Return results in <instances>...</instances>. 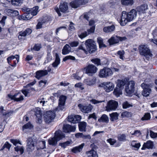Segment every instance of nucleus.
<instances>
[{
	"mask_svg": "<svg viewBox=\"0 0 157 157\" xmlns=\"http://www.w3.org/2000/svg\"><path fill=\"white\" fill-rule=\"evenodd\" d=\"M137 13L136 11L134 9H132L128 13L123 11L121 18L118 21L121 25L124 26L128 22L132 21L135 19L136 17Z\"/></svg>",
	"mask_w": 157,
	"mask_h": 157,
	"instance_id": "obj_1",
	"label": "nucleus"
},
{
	"mask_svg": "<svg viewBox=\"0 0 157 157\" xmlns=\"http://www.w3.org/2000/svg\"><path fill=\"white\" fill-rule=\"evenodd\" d=\"M85 45L86 48V49L82 45L80 46L79 48L82 50L86 54H88V52L90 53L94 52L96 50V46L95 45L94 42L91 39L87 40L85 42Z\"/></svg>",
	"mask_w": 157,
	"mask_h": 157,
	"instance_id": "obj_2",
	"label": "nucleus"
},
{
	"mask_svg": "<svg viewBox=\"0 0 157 157\" xmlns=\"http://www.w3.org/2000/svg\"><path fill=\"white\" fill-rule=\"evenodd\" d=\"M65 137V135L61 130H57L55 133L54 137L49 139V144L52 146H56L57 144L58 141L62 139Z\"/></svg>",
	"mask_w": 157,
	"mask_h": 157,
	"instance_id": "obj_3",
	"label": "nucleus"
},
{
	"mask_svg": "<svg viewBox=\"0 0 157 157\" xmlns=\"http://www.w3.org/2000/svg\"><path fill=\"white\" fill-rule=\"evenodd\" d=\"M139 50L140 55L144 56L147 60H148L152 56L150 49L145 45L140 46Z\"/></svg>",
	"mask_w": 157,
	"mask_h": 157,
	"instance_id": "obj_4",
	"label": "nucleus"
},
{
	"mask_svg": "<svg viewBox=\"0 0 157 157\" xmlns=\"http://www.w3.org/2000/svg\"><path fill=\"white\" fill-rule=\"evenodd\" d=\"M113 74V70L110 68L105 67L100 70L98 76L100 78H107L112 75Z\"/></svg>",
	"mask_w": 157,
	"mask_h": 157,
	"instance_id": "obj_5",
	"label": "nucleus"
},
{
	"mask_svg": "<svg viewBox=\"0 0 157 157\" xmlns=\"http://www.w3.org/2000/svg\"><path fill=\"white\" fill-rule=\"evenodd\" d=\"M135 85V82L133 81L130 80L127 82L125 88V90L127 95H129L133 93Z\"/></svg>",
	"mask_w": 157,
	"mask_h": 157,
	"instance_id": "obj_6",
	"label": "nucleus"
},
{
	"mask_svg": "<svg viewBox=\"0 0 157 157\" xmlns=\"http://www.w3.org/2000/svg\"><path fill=\"white\" fill-rule=\"evenodd\" d=\"M55 10L58 14L59 16H60L61 15V14L59 12V10H60L61 12L63 13L67 12L68 10L67 3L65 2L63 3H61L59 6V9L58 7H56L55 8Z\"/></svg>",
	"mask_w": 157,
	"mask_h": 157,
	"instance_id": "obj_7",
	"label": "nucleus"
},
{
	"mask_svg": "<svg viewBox=\"0 0 157 157\" xmlns=\"http://www.w3.org/2000/svg\"><path fill=\"white\" fill-rule=\"evenodd\" d=\"M118 103L114 100H110L107 103L106 106V110L108 112L111 110H114L117 108L118 105Z\"/></svg>",
	"mask_w": 157,
	"mask_h": 157,
	"instance_id": "obj_8",
	"label": "nucleus"
},
{
	"mask_svg": "<svg viewBox=\"0 0 157 157\" xmlns=\"http://www.w3.org/2000/svg\"><path fill=\"white\" fill-rule=\"evenodd\" d=\"M55 117V113L54 112L48 111L46 112L44 116V120L47 123H49L52 122Z\"/></svg>",
	"mask_w": 157,
	"mask_h": 157,
	"instance_id": "obj_9",
	"label": "nucleus"
},
{
	"mask_svg": "<svg viewBox=\"0 0 157 157\" xmlns=\"http://www.w3.org/2000/svg\"><path fill=\"white\" fill-rule=\"evenodd\" d=\"M66 97L65 96L61 95L59 97V105L57 108V110L64 111L65 110V102Z\"/></svg>",
	"mask_w": 157,
	"mask_h": 157,
	"instance_id": "obj_10",
	"label": "nucleus"
},
{
	"mask_svg": "<svg viewBox=\"0 0 157 157\" xmlns=\"http://www.w3.org/2000/svg\"><path fill=\"white\" fill-rule=\"evenodd\" d=\"M8 96L10 98L16 101H20L24 99L23 95L20 92L16 93L13 95L10 94H8Z\"/></svg>",
	"mask_w": 157,
	"mask_h": 157,
	"instance_id": "obj_11",
	"label": "nucleus"
},
{
	"mask_svg": "<svg viewBox=\"0 0 157 157\" xmlns=\"http://www.w3.org/2000/svg\"><path fill=\"white\" fill-rule=\"evenodd\" d=\"M86 73L89 75L92 76L93 74L96 73L98 69L93 64H89L85 68Z\"/></svg>",
	"mask_w": 157,
	"mask_h": 157,
	"instance_id": "obj_12",
	"label": "nucleus"
},
{
	"mask_svg": "<svg viewBox=\"0 0 157 157\" xmlns=\"http://www.w3.org/2000/svg\"><path fill=\"white\" fill-rule=\"evenodd\" d=\"M101 85L107 92L113 90L114 86L113 84L110 82H103L101 83Z\"/></svg>",
	"mask_w": 157,
	"mask_h": 157,
	"instance_id": "obj_13",
	"label": "nucleus"
},
{
	"mask_svg": "<svg viewBox=\"0 0 157 157\" xmlns=\"http://www.w3.org/2000/svg\"><path fill=\"white\" fill-rule=\"evenodd\" d=\"M126 39L125 37H122L119 36H116V37H112L108 41L110 45L118 43L119 41H122L125 40Z\"/></svg>",
	"mask_w": 157,
	"mask_h": 157,
	"instance_id": "obj_14",
	"label": "nucleus"
},
{
	"mask_svg": "<svg viewBox=\"0 0 157 157\" xmlns=\"http://www.w3.org/2000/svg\"><path fill=\"white\" fill-rule=\"evenodd\" d=\"M143 89L142 94L144 96H148L151 92V89L149 87V85L146 84L144 83H143L141 85Z\"/></svg>",
	"mask_w": 157,
	"mask_h": 157,
	"instance_id": "obj_15",
	"label": "nucleus"
},
{
	"mask_svg": "<svg viewBox=\"0 0 157 157\" xmlns=\"http://www.w3.org/2000/svg\"><path fill=\"white\" fill-rule=\"evenodd\" d=\"M35 141L32 138H29L27 140V149L28 151H31L34 149L35 146Z\"/></svg>",
	"mask_w": 157,
	"mask_h": 157,
	"instance_id": "obj_16",
	"label": "nucleus"
},
{
	"mask_svg": "<svg viewBox=\"0 0 157 157\" xmlns=\"http://www.w3.org/2000/svg\"><path fill=\"white\" fill-rule=\"evenodd\" d=\"M78 106L82 112L85 113L90 112L93 109V106L90 104L87 106H85L81 104H79Z\"/></svg>",
	"mask_w": 157,
	"mask_h": 157,
	"instance_id": "obj_17",
	"label": "nucleus"
},
{
	"mask_svg": "<svg viewBox=\"0 0 157 157\" xmlns=\"http://www.w3.org/2000/svg\"><path fill=\"white\" fill-rule=\"evenodd\" d=\"M81 119V116L79 115H71L68 117V121L73 123H77Z\"/></svg>",
	"mask_w": 157,
	"mask_h": 157,
	"instance_id": "obj_18",
	"label": "nucleus"
},
{
	"mask_svg": "<svg viewBox=\"0 0 157 157\" xmlns=\"http://www.w3.org/2000/svg\"><path fill=\"white\" fill-rule=\"evenodd\" d=\"M39 7L38 6H36L30 9L27 7H24L22 8L23 10L25 12H31L33 16L36 15L39 11Z\"/></svg>",
	"mask_w": 157,
	"mask_h": 157,
	"instance_id": "obj_19",
	"label": "nucleus"
},
{
	"mask_svg": "<svg viewBox=\"0 0 157 157\" xmlns=\"http://www.w3.org/2000/svg\"><path fill=\"white\" fill-rule=\"evenodd\" d=\"M63 132L66 133L74 132L76 129L75 126H72L68 124L64 125L63 127Z\"/></svg>",
	"mask_w": 157,
	"mask_h": 157,
	"instance_id": "obj_20",
	"label": "nucleus"
},
{
	"mask_svg": "<svg viewBox=\"0 0 157 157\" xmlns=\"http://www.w3.org/2000/svg\"><path fill=\"white\" fill-rule=\"evenodd\" d=\"M35 113V114L36 116L38 122L40 123L41 122L42 118V113L40 109L38 107L32 110Z\"/></svg>",
	"mask_w": 157,
	"mask_h": 157,
	"instance_id": "obj_21",
	"label": "nucleus"
},
{
	"mask_svg": "<svg viewBox=\"0 0 157 157\" xmlns=\"http://www.w3.org/2000/svg\"><path fill=\"white\" fill-rule=\"evenodd\" d=\"M35 77L37 79H40L41 77H43L48 74L47 70H41L37 71L36 73Z\"/></svg>",
	"mask_w": 157,
	"mask_h": 157,
	"instance_id": "obj_22",
	"label": "nucleus"
},
{
	"mask_svg": "<svg viewBox=\"0 0 157 157\" xmlns=\"http://www.w3.org/2000/svg\"><path fill=\"white\" fill-rule=\"evenodd\" d=\"M71 51V48L68 44L64 45L62 50V54L63 55H66L69 54Z\"/></svg>",
	"mask_w": 157,
	"mask_h": 157,
	"instance_id": "obj_23",
	"label": "nucleus"
},
{
	"mask_svg": "<svg viewBox=\"0 0 157 157\" xmlns=\"http://www.w3.org/2000/svg\"><path fill=\"white\" fill-rule=\"evenodd\" d=\"M82 0H75L70 3L71 6L74 8H76L78 7L80 5L83 4Z\"/></svg>",
	"mask_w": 157,
	"mask_h": 157,
	"instance_id": "obj_24",
	"label": "nucleus"
},
{
	"mask_svg": "<svg viewBox=\"0 0 157 157\" xmlns=\"http://www.w3.org/2000/svg\"><path fill=\"white\" fill-rule=\"evenodd\" d=\"M117 86L121 90H122L124 89V86H125L128 81L124 79H118L117 80Z\"/></svg>",
	"mask_w": 157,
	"mask_h": 157,
	"instance_id": "obj_25",
	"label": "nucleus"
},
{
	"mask_svg": "<svg viewBox=\"0 0 157 157\" xmlns=\"http://www.w3.org/2000/svg\"><path fill=\"white\" fill-rule=\"evenodd\" d=\"M153 146V142L150 140L147 141L146 143H144L141 149L144 150L145 148H152Z\"/></svg>",
	"mask_w": 157,
	"mask_h": 157,
	"instance_id": "obj_26",
	"label": "nucleus"
},
{
	"mask_svg": "<svg viewBox=\"0 0 157 157\" xmlns=\"http://www.w3.org/2000/svg\"><path fill=\"white\" fill-rule=\"evenodd\" d=\"M148 9V6L147 4H144L141 5L137 8L138 12L141 13H144Z\"/></svg>",
	"mask_w": 157,
	"mask_h": 157,
	"instance_id": "obj_27",
	"label": "nucleus"
},
{
	"mask_svg": "<svg viewBox=\"0 0 157 157\" xmlns=\"http://www.w3.org/2000/svg\"><path fill=\"white\" fill-rule=\"evenodd\" d=\"M84 145L85 144L82 143L78 146L73 147L71 151L74 153L79 152L82 151Z\"/></svg>",
	"mask_w": 157,
	"mask_h": 157,
	"instance_id": "obj_28",
	"label": "nucleus"
},
{
	"mask_svg": "<svg viewBox=\"0 0 157 157\" xmlns=\"http://www.w3.org/2000/svg\"><path fill=\"white\" fill-rule=\"evenodd\" d=\"M121 2L123 5L130 6L133 4L134 1L133 0H121Z\"/></svg>",
	"mask_w": 157,
	"mask_h": 157,
	"instance_id": "obj_29",
	"label": "nucleus"
},
{
	"mask_svg": "<svg viewBox=\"0 0 157 157\" xmlns=\"http://www.w3.org/2000/svg\"><path fill=\"white\" fill-rule=\"evenodd\" d=\"M86 126V122H80L78 124L79 131L81 132L85 131Z\"/></svg>",
	"mask_w": 157,
	"mask_h": 157,
	"instance_id": "obj_30",
	"label": "nucleus"
},
{
	"mask_svg": "<svg viewBox=\"0 0 157 157\" xmlns=\"http://www.w3.org/2000/svg\"><path fill=\"white\" fill-rule=\"evenodd\" d=\"M103 31L105 33H109L113 31L115 29V26L112 25L105 27L103 28Z\"/></svg>",
	"mask_w": 157,
	"mask_h": 157,
	"instance_id": "obj_31",
	"label": "nucleus"
},
{
	"mask_svg": "<svg viewBox=\"0 0 157 157\" xmlns=\"http://www.w3.org/2000/svg\"><path fill=\"white\" fill-rule=\"evenodd\" d=\"M87 157H98L97 152L94 150H91L86 152Z\"/></svg>",
	"mask_w": 157,
	"mask_h": 157,
	"instance_id": "obj_32",
	"label": "nucleus"
},
{
	"mask_svg": "<svg viewBox=\"0 0 157 157\" xmlns=\"http://www.w3.org/2000/svg\"><path fill=\"white\" fill-rule=\"evenodd\" d=\"M109 117L105 114H103L100 117V118L98 119V121L101 122H105L107 123L109 121Z\"/></svg>",
	"mask_w": 157,
	"mask_h": 157,
	"instance_id": "obj_33",
	"label": "nucleus"
},
{
	"mask_svg": "<svg viewBox=\"0 0 157 157\" xmlns=\"http://www.w3.org/2000/svg\"><path fill=\"white\" fill-rule=\"evenodd\" d=\"M33 128V126L29 122L23 126L22 127V130L25 132H27V130Z\"/></svg>",
	"mask_w": 157,
	"mask_h": 157,
	"instance_id": "obj_34",
	"label": "nucleus"
},
{
	"mask_svg": "<svg viewBox=\"0 0 157 157\" xmlns=\"http://www.w3.org/2000/svg\"><path fill=\"white\" fill-rule=\"evenodd\" d=\"M60 62V59L57 53L56 54V59L55 62L52 63V65L54 67H56L59 64Z\"/></svg>",
	"mask_w": 157,
	"mask_h": 157,
	"instance_id": "obj_35",
	"label": "nucleus"
},
{
	"mask_svg": "<svg viewBox=\"0 0 157 157\" xmlns=\"http://www.w3.org/2000/svg\"><path fill=\"white\" fill-rule=\"evenodd\" d=\"M131 145L132 147L135 148L136 150H138L140 146V144L136 141L133 140L131 142Z\"/></svg>",
	"mask_w": 157,
	"mask_h": 157,
	"instance_id": "obj_36",
	"label": "nucleus"
},
{
	"mask_svg": "<svg viewBox=\"0 0 157 157\" xmlns=\"http://www.w3.org/2000/svg\"><path fill=\"white\" fill-rule=\"evenodd\" d=\"M111 117L110 120L111 121H113L117 120L118 117V115L117 113H113L109 114Z\"/></svg>",
	"mask_w": 157,
	"mask_h": 157,
	"instance_id": "obj_37",
	"label": "nucleus"
},
{
	"mask_svg": "<svg viewBox=\"0 0 157 157\" xmlns=\"http://www.w3.org/2000/svg\"><path fill=\"white\" fill-rule=\"evenodd\" d=\"M96 78L95 77H93L91 79L89 80L86 81V84L89 86H92L96 83Z\"/></svg>",
	"mask_w": 157,
	"mask_h": 157,
	"instance_id": "obj_38",
	"label": "nucleus"
},
{
	"mask_svg": "<svg viewBox=\"0 0 157 157\" xmlns=\"http://www.w3.org/2000/svg\"><path fill=\"white\" fill-rule=\"evenodd\" d=\"M26 36L25 33V32L23 31H21L19 32L18 35V39L20 40H25Z\"/></svg>",
	"mask_w": 157,
	"mask_h": 157,
	"instance_id": "obj_39",
	"label": "nucleus"
},
{
	"mask_svg": "<svg viewBox=\"0 0 157 157\" xmlns=\"http://www.w3.org/2000/svg\"><path fill=\"white\" fill-rule=\"evenodd\" d=\"M15 150L17 152H19L20 154H22L24 151L23 147L22 146H17L14 147Z\"/></svg>",
	"mask_w": 157,
	"mask_h": 157,
	"instance_id": "obj_40",
	"label": "nucleus"
},
{
	"mask_svg": "<svg viewBox=\"0 0 157 157\" xmlns=\"http://www.w3.org/2000/svg\"><path fill=\"white\" fill-rule=\"evenodd\" d=\"M24 16L25 18V20L30 19L33 16V14H32L31 12L30 11L26 12V13Z\"/></svg>",
	"mask_w": 157,
	"mask_h": 157,
	"instance_id": "obj_41",
	"label": "nucleus"
},
{
	"mask_svg": "<svg viewBox=\"0 0 157 157\" xmlns=\"http://www.w3.org/2000/svg\"><path fill=\"white\" fill-rule=\"evenodd\" d=\"M120 88L114 89L113 92L114 94L117 97H118L121 94H122V92Z\"/></svg>",
	"mask_w": 157,
	"mask_h": 157,
	"instance_id": "obj_42",
	"label": "nucleus"
},
{
	"mask_svg": "<svg viewBox=\"0 0 157 157\" xmlns=\"http://www.w3.org/2000/svg\"><path fill=\"white\" fill-rule=\"evenodd\" d=\"M19 56L18 55H16L15 56H11L8 57L7 59V60H11L15 58L17 60V63L19 61Z\"/></svg>",
	"mask_w": 157,
	"mask_h": 157,
	"instance_id": "obj_43",
	"label": "nucleus"
},
{
	"mask_svg": "<svg viewBox=\"0 0 157 157\" xmlns=\"http://www.w3.org/2000/svg\"><path fill=\"white\" fill-rule=\"evenodd\" d=\"M117 55L119 56L120 59L122 60H123L124 59V55L125 52L124 50L119 51L117 52Z\"/></svg>",
	"mask_w": 157,
	"mask_h": 157,
	"instance_id": "obj_44",
	"label": "nucleus"
},
{
	"mask_svg": "<svg viewBox=\"0 0 157 157\" xmlns=\"http://www.w3.org/2000/svg\"><path fill=\"white\" fill-rule=\"evenodd\" d=\"M126 136L125 134H121L118 136V139L120 141H125L126 140Z\"/></svg>",
	"mask_w": 157,
	"mask_h": 157,
	"instance_id": "obj_45",
	"label": "nucleus"
},
{
	"mask_svg": "<svg viewBox=\"0 0 157 157\" xmlns=\"http://www.w3.org/2000/svg\"><path fill=\"white\" fill-rule=\"evenodd\" d=\"M90 102L93 104L96 105H99L102 102H104L105 100L103 101H98L96 99H92L90 100Z\"/></svg>",
	"mask_w": 157,
	"mask_h": 157,
	"instance_id": "obj_46",
	"label": "nucleus"
},
{
	"mask_svg": "<svg viewBox=\"0 0 157 157\" xmlns=\"http://www.w3.org/2000/svg\"><path fill=\"white\" fill-rule=\"evenodd\" d=\"M24 0H11L12 3L14 5L18 6L22 3Z\"/></svg>",
	"mask_w": 157,
	"mask_h": 157,
	"instance_id": "obj_47",
	"label": "nucleus"
},
{
	"mask_svg": "<svg viewBox=\"0 0 157 157\" xmlns=\"http://www.w3.org/2000/svg\"><path fill=\"white\" fill-rule=\"evenodd\" d=\"M91 62L97 65H99L101 64L100 60L98 58L93 59L91 60Z\"/></svg>",
	"mask_w": 157,
	"mask_h": 157,
	"instance_id": "obj_48",
	"label": "nucleus"
},
{
	"mask_svg": "<svg viewBox=\"0 0 157 157\" xmlns=\"http://www.w3.org/2000/svg\"><path fill=\"white\" fill-rule=\"evenodd\" d=\"M97 41L99 44L100 48L105 46L103 43V39L101 38H97Z\"/></svg>",
	"mask_w": 157,
	"mask_h": 157,
	"instance_id": "obj_49",
	"label": "nucleus"
},
{
	"mask_svg": "<svg viewBox=\"0 0 157 157\" xmlns=\"http://www.w3.org/2000/svg\"><path fill=\"white\" fill-rule=\"evenodd\" d=\"M150 114L149 113H145L144 116L142 118V120H148L150 119Z\"/></svg>",
	"mask_w": 157,
	"mask_h": 157,
	"instance_id": "obj_50",
	"label": "nucleus"
},
{
	"mask_svg": "<svg viewBox=\"0 0 157 157\" xmlns=\"http://www.w3.org/2000/svg\"><path fill=\"white\" fill-rule=\"evenodd\" d=\"M46 80H41L39 82V86L43 88L45 87L46 84L47 83Z\"/></svg>",
	"mask_w": 157,
	"mask_h": 157,
	"instance_id": "obj_51",
	"label": "nucleus"
},
{
	"mask_svg": "<svg viewBox=\"0 0 157 157\" xmlns=\"http://www.w3.org/2000/svg\"><path fill=\"white\" fill-rule=\"evenodd\" d=\"M10 141L15 146H16L18 144H21L20 141L18 140L12 139H10Z\"/></svg>",
	"mask_w": 157,
	"mask_h": 157,
	"instance_id": "obj_52",
	"label": "nucleus"
},
{
	"mask_svg": "<svg viewBox=\"0 0 157 157\" xmlns=\"http://www.w3.org/2000/svg\"><path fill=\"white\" fill-rule=\"evenodd\" d=\"M75 57L71 56H65L63 59V61H65L68 59H71L72 60H75Z\"/></svg>",
	"mask_w": 157,
	"mask_h": 157,
	"instance_id": "obj_53",
	"label": "nucleus"
},
{
	"mask_svg": "<svg viewBox=\"0 0 157 157\" xmlns=\"http://www.w3.org/2000/svg\"><path fill=\"white\" fill-rule=\"evenodd\" d=\"M122 106L123 108L127 109L132 106V105L129 103L127 101H125L123 103Z\"/></svg>",
	"mask_w": 157,
	"mask_h": 157,
	"instance_id": "obj_54",
	"label": "nucleus"
},
{
	"mask_svg": "<svg viewBox=\"0 0 157 157\" xmlns=\"http://www.w3.org/2000/svg\"><path fill=\"white\" fill-rule=\"evenodd\" d=\"M70 46L73 47H76L79 44V42L78 41H73L70 43H69Z\"/></svg>",
	"mask_w": 157,
	"mask_h": 157,
	"instance_id": "obj_55",
	"label": "nucleus"
},
{
	"mask_svg": "<svg viewBox=\"0 0 157 157\" xmlns=\"http://www.w3.org/2000/svg\"><path fill=\"white\" fill-rule=\"evenodd\" d=\"M70 142L69 141H67L63 143L59 144V145L63 148H65L66 147L68 146L70 144Z\"/></svg>",
	"mask_w": 157,
	"mask_h": 157,
	"instance_id": "obj_56",
	"label": "nucleus"
},
{
	"mask_svg": "<svg viewBox=\"0 0 157 157\" xmlns=\"http://www.w3.org/2000/svg\"><path fill=\"white\" fill-rule=\"evenodd\" d=\"M31 89V88L29 89H26L22 90V92L23 94L26 97L28 96V94L30 92V90Z\"/></svg>",
	"mask_w": 157,
	"mask_h": 157,
	"instance_id": "obj_57",
	"label": "nucleus"
},
{
	"mask_svg": "<svg viewBox=\"0 0 157 157\" xmlns=\"http://www.w3.org/2000/svg\"><path fill=\"white\" fill-rule=\"evenodd\" d=\"M41 48V45L39 44H36L35 45L32 50L38 51Z\"/></svg>",
	"mask_w": 157,
	"mask_h": 157,
	"instance_id": "obj_58",
	"label": "nucleus"
},
{
	"mask_svg": "<svg viewBox=\"0 0 157 157\" xmlns=\"http://www.w3.org/2000/svg\"><path fill=\"white\" fill-rule=\"evenodd\" d=\"M107 141L111 145H113L116 142V140L111 138L108 139Z\"/></svg>",
	"mask_w": 157,
	"mask_h": 157,
	"instance_id": "obj_59",
	"label": "nucleus"
},
{
	"mask_svg": "<svg viewBox=\"0 0 157 157\" xmlns=\"http://www.w3.org/2000/svg\"><path fill=\"white\" fill-rule=\"evenodd\" d=\"M25 33L26 36H27L31 34L32 32V30L30 28H27L24 31Z\"/></svg>",
	"mask_w": 157,
	"mask_h": 157,
	"instance_id": "obj_60",
	"label": "nucleus"
},
{
	"mask_svg": "<svg viewBox=\"0 0 157 157\" xmlns=\"http://www.w3.org/2000/svg\"><path fill=\"white\" fill-rule=\"evenodd\" d=\"M5 12L7 15L12 16V9H6L5 10Z\"/></svg>",
	"mask_w": 157,
	"mask_h": 157,
	"instance_id": "obj_61",
	"label": "nucleus"
},
{
	"mask_svg": "<svg viewBox=\"0 0 157 157\" xmlns=\"http://www.w3.org/2000/svg\"><path fill=\"white\" fill-rule=\"evenodd\" d=\"M44 23V22H39L36 25V29H41Z\"/></svg>",
	"mask_w": 157,
	"mask_h": 157,
	"instance_id": "obj_62",
	"label": "nucleus"
},
{
	"mask_svg": "<svg viewBox=\"0 0 157 157\" xmlns=\"http://www.w3.org/2000/svg\"><path fill=\"white\" fill-rule=\"evenodd\" d=\"M132 135L136 136H139L141 135V133L140 131L137 130L135 131L133 133H132Z\"/></svg>",
	"mask_w": 157,
	"mask_h": 157,
	"instance_id": "obj_63",
	"label": "nucleus"
},
{
	"mask_svg": "<svg viewBox=\"0 0 157 157\" xmlns=\"http://www.w3.org/2000/svg\"><path fill=\"white\" fill-rule=\"evenodd\" d=\"M75 29V27L74 26V24L72 22H71L69 25V30L72 31L74 30Z\"/></svg>",
	"mask_w": 157,
	"mask_h": 157,
	"instance_id": "obj_64",
	"label": "nucleus"
}]
</instances>
